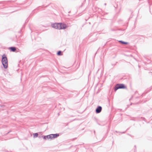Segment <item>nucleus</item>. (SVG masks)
<instances>
[{
  "label": "nucleus",
  "instance_id": "12",
  "mask_svg": "<svg viewBox=\"0 0 152 152\" xmlns=\"http://www.w3.org/2000/svg\"><path fill=\"white\" fill-rule=\"evenodd\" d=\"M61 51H59L57 53V54L59 56V55H62V54H61Z\"/></svg>",
  "mask_w": 152,
  "mask_h": 152
},
{
  "label": "nucleus",
  "instance_id": "8",
  "mask_svg": "<svg viewBox=\"0 0 152 152\" xmlns=\"http://www.w3.org/2000/svg\"><path fill=\"white\" fill-rule=\"evenodd\" d=\"M48 139H50V140L53 139V137L52 136V134H50L48 135Z\"/></svg>",
  "mask_w": 152,
  "mask_h": 152
},
{
  "label": "nucleus",
  "instance_id": "3",
  "mask_svg": "<svg viewBox=\"0 0 152 152\" xmlns=\"http://www.w3.org/2000/svg\"><path fill=\"white\" fill-rule=\"evenodd\" d=\"M126 88V86L123 84H119L116 85L115 88V90L116 91L117 89L119 88L125 89Z\"/></svg>",
  "mask_w": 152,
  "mask_h": 152
},
{
  "label": "nucleus",
  "instance_id": "11",
  "mask_svg": "<svg viewBox=\"0 0 152 152\" xmlns=\"http://www.w3.org/2000/svg\"><path fill=\"white\" fill-rule=\"evenodd\" d=\"M34 137H37L38 136V134L37 133H35L33 134Z\"/></svg>",
  "mask_w": 152,
  "mask_h": 152
},
{
  "label": "nucleus",
  "instance_id": "1",
  "mask_svg": "<svg viewBox=\"0 0 152 152\" xmlns=\"http://www.w3.org/2000/svg\"><path fill=\"white\" fill-rule=\"evenodd\" d=\"M52 27L58 29H65L67 28L66 25L61 23H56L52 25Z\"/></svg>",
  "mask_w": 152,
  "mask_h": 152
},
{
  "label": "nucleus",
  "instance_id": "9",
  "mask_svg": "<svg viewBox=\"0 0 152 152\" xmlns=\"http://www.w3.org/2000/svg\"><path fill=\"white\" fill-rule=\"evenodd\" d=\"M137 91H136V92H135V94H134V97H135V98H136V99L138 97H140V96H137Z\"/></svg>",
  "mask_w": 152,
  "mask_h": 152
},
{
  "label": "nucleus",
  "instance_id": "13",
  "mask_svg": "<svg viewBox=\"0 0 152 152\" xmlns=\"http://www.w3.org/2000/svg\"><path fill=\"white\" fill-rule=\"evenodd\" d=\"M137 103H135L134 104H137Z\"/></svg>",
  "mask_w": 152,
  "mask_h": 152
},
{
  "label": "nucleus",
  "instance_id": "7",
  "mask_svg": "<svg viewBox=\"0 0 152 152\" xmlns=\"http://www.w3.org/2000/svg\"><path fill=\"white\" fill-rule=\"evenodd\" d=\"M119 42H121L122 44L127 45L128 44V43L126 42H123L122 41H120Z\"/></svg>",
  "mask_w": 152,
  "mask_h": 152
},
{
  "label": "nucleus",
  "instance_id": "6",
  "mask_svg": "<svg viewBox=\"0 0 152 152\" xmlns=\"http://www.w3.org/2000/svg\"><path fill=\"white\" fill-rule=\"evenodd\" d=\"M9 49L10 50L14 52L16 50V48L14 47H12L9 48Z\"/></svg>",
  "mask_w": 152,
  "mask_h": 152
},
{
  "label": "nucleus",
  "instance_id": "2",
  "mask_svg": "<svg viewBox=\"0 0 152 152\" xmlns=\"http://www.w3.org/2000/svg\"><path fill=\"white\" fill-rule=\"evenodd\" d=\"M1 63L4 67L5 69H7L8 67V60L6 56L4 54L2 56Z\"/></svg>",
  "mask_w": 152,
  "mask_h": 152
},
{
  "label": "nucleus",
  "instance_id": "10",
  "mask_svg": "<svg viewBox=\"0 0 152 152\" xmlns=\"http://www.w3.org/2000/svg\"><path fill=\"white\" fill-rule=\"evenodd\" d=\"M42 137L44 139L46 140L47 139H48V135L47 136H43Z\"/></svg>",
  "mask_w": 152,
  "mask_h": 152
},
{
  "label": "nucleus",
  "instance_id": "5",
  "mask_svg": "<svg viewBox=\"0 0 152 152\" xmlns=\"http://www.w3.org/2000/svg\"><path fill=\"white\" fill-rule=\"evenodd\" d=\"M52 135L53 139L58 137L59 136V134H52Z\"/></svg>",
  "mask_w": 152,
  "mask_h": 152
},
{
  "label": "nucleus",
  "instance_id": "4",
  "mask_svg": "<svg viewBox=\"0 0 152 152\" xmlns=\"http://www.w3.org/2000/svg\"><path fill=\"white\" fill-rule=\"evenodd\" d=\"M102 109V107L100 106L98 107L96 110V112L97 113H99L101 112Z\"/></svg>",
  "mask_w": 152,
  "mask_h": 152
}]
</instances>
